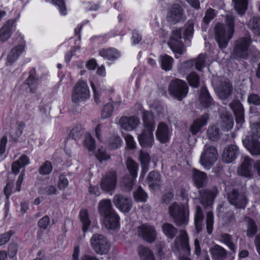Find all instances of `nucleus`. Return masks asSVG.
<instances>
[{
    "label": "nucleus",
    "mask_w": 260,
    "mask_h": 260,
    "mask_svg": "<svg viewBox=\"0 0 260 260\" xmlns=\"http://www.w3.org/2000/svg\"><path fill=\"white\" fill-rule=\"evenodd\" d=\"M235 8L239 14L242 15L245 13L247 7L248 0H233Z\"/></svg>",
    "instance_id": "44"
},
{
    "label": "nucleus",
    "mask_w": 260,
    "mask_h": 260,
    "mask_svg": "<svg viewBox=\"0 0 260 260\" xmlns=\"http://www.w3.org/2000/svg\"><path fill=\"white\" fill-rule=\"evenodd\" d=\"M243 142L244 145L252 155H260V142L257 140L248 138Z\"/></svg>",
    "instance_id": "25"
},
{
    "label": "nucleus",
    "mask_w": 260,
    "mask_h": 260,
    "mask_svg": "<svg viewBox=\"0 0 260 260\" xmlns=\"http://www.w3.org/2000/svg\"><path fill=\"white\" fill-rule=\"evenodd\" d=\"M138 232L139 235L148 242L151 243L155 239V232L153 229H139Z\"/></svg>",
    "instance_id": "37"
},
{
    "label": "nucleus",
    "mask_w": 260,
    "mask_h": 260,
    "mask_svg": "<svg viewBox=\"0 0 260 260\" xmlns=\"http://www.w3.org/2000/svg\"><path fill=\"white\" fill-rule=\"evenodd\" d=\"M147 181L149 187L152 189H155L160 185V175L158 172L155 171H151L147 176Z\"/></svg>",
    "instance_id": "30"
},
{
    "label": "nucleus",
    "mask_w": 260,
    "mask_h": 260,
    "mask_svg": "<svg viewBox=\"0 0 260 260\" xmlns=\"http://www.w3.org/2000/svg\"><path fill=\"white\" fill-rule=\"evenodd\" d=\"M96 158L101 162L107 160L110 158V156L108 154L106 150L103 148L98 149L95 153Z\"/></svg>",
    "instance_id": "55"
},
{
    "label": "nucleus",
    "mask_w": 260,
    "mask_h": 260,
    "mask_svg": "<svg viewBox=\"0 0 260 260\" xmlns=\"http://www.w3.org/2000/svg\"><path fill=\"white\" fill-rule=\"evenodd\" d=\"M15 27L13 20L10 19L7 21L0 29V41L4 42L8 40Z\"/></svg>",
    "instance_id": "22"
},
{
    "label": "nucleus",
    "mask_w": 260,
    "mask_h": 260,
    "mask_svg": "<svg viewBox=\"0 0 260 260\" xmlns=\"http://www.w3.org/2000/svg\"><path fill=\"white\" fill-rule=\"evenodd\" d=\"M29 164V158L26 155H22L18 160L14 161L12 165V172L17 174L19 172L20 169Z\"/></svg>",
    "instance_id": "31"
},
{
    "label": "nucleus",
    "mask_w": 260,
    "mask_h": 260,
    "mask_svg": "<svg viewBox=\"0 0 260 260\" xmlns=\"http://www.w3.org/2000/svg\"><path fill=\"white\" fill-rule=\"evenodd\" d=\"M108 126L106 124H99L95 128V136L98 140L103 142V138L101 134L108 129Z\"/></svg>",
    "instance_id": "54"
},
{
    "label": "nucleus",
    "mask_w": 260,
    "mask_h": 260,
    "mask_svg": "<svg viewBox=\"0 0 260 260\" xmlns=\"http://www.w3.org/2000/svg\"><path fill=\"white\" fill-rule=\"evenodd\" d=\"M99 55L105 59L114 61L120 56V52L114 48H102L99 51Z\"/></svg>",
    "instance_id": "24"
},
{
    "label": "nucleus",
    "mask_w": 260,
    "mask_h": 260,
    "mask_svg": "<svg viewBox=\"0 0 260 260\" xmlns=\"http://www.w3.org/2000/svg\"><path fill=\"white\" fill-rule=\"evenodd\" d=\"M224 189L229 202L237 208H245L248 203L245 193L239 192L236 189H231L230 182L228 181L224 183Z\"/></svg>",
    "instance_id": "4"
},
{
    "label": "nucleus",
    "mask_w": 260,
    "mask_h": 260,
    "mask_svg": "<svg viewBox=\"0 0 260 260\" xmlns=\"http://www.w3.org/2000/svg\"><path fill=\"white\" fill-rule=\"evenodd\" d=\"M193 31V25L192 23H187L183 28L173 31V35L170 38L168 45L175 53L177 58H179L186 51L183 43L181 41L182 33H183L185 39H188L192 36Z\"/></svg>",
    "instance_id": "1"
},
{
    "label": "nucleus",
    "mask_w": 260,
    "mask_h": 260,
    "mask_svg": "<svg viewBox=\"0 0 260 260\" xmlns=\"http://www.w3.org/2000/svg\"><path fill=\"white\" fill-rule=\"evenodd\" d=\"M233 86L228 80L222 81L218 88V95L221 99H226L231 94Z\"/></svg>",
    "instance_id": "27"
},
{
    "label": "nucleus",
    "mask_w": 260,
    "mask_h": 260,
    "mask_svg": "<svg viewBox=\"0 0 260 260\" xmlns=\"http://www.w3.org/2000/svg\"><path fill=\"white\" fill-rule=\"evenodd\" d=\"M220 240L221 242L225 244L231 250L233 251H235L236 247L232 242V237L230 235L228 234H222L220 236Z\"/></svg>",
    "instance_id": "47"
},
{
    "label": "nucleus",
    "mask_w": 260,
    "mask_h": 260,
    "mask_svg": "<svg viewBox=\"0 0 260 260\" xmlns=\"http://www.w3.org/2000/svg\"><path fill=\"white\" fill-rule=\"evenodd\" d=\"M14 41L17 40L18 45L14 47L9 53L7 56V61L11 64L17 60L18 57L25 51V42L23 36L17 32L13 38Z\"/></svg>",
    "instance_id": "10"
},
{
    "label": "nucleus",
    "mask_w": 260,
    "mask_h": 260,
    "mask_svg": "<svg viewBox=\"0 0 260 260\" xmlns=\"http://www.w3.org/2000/svg\"><path fill=\"white\" fill-rule=\"evenodd\" d=\"M218 193V190L216 186L212 187L210 189L201 190L200 191V199L203 206L205 208L211 206Z\"/></svg>",
    "instance_id": "14"
},
{
    "label": "nucleus",
    "mask_w": 260,
    "mask_h": 260,
    "mask_svg": "<svg viewBox=\"0 0 260 260\" xmlns=\"http://www.w3.org/2000/svg\"><path fill=\"white\" fill-rule=\"evenodd\" d=\"M79 216L80 220L82 223L83 228H88L91 224L92 228L97 225L96 222H93L91 223L87 209H82L79 212Z\"/></svg>",
    "instance_id": "36"
},
{
    "label": "nucleus",
    "mask_w": 260,
    "mask_h": 260,
    "mask_svg": "<svg viewBox=\"0 0 260 260\" xmlns=\"http://www.w3.org/2000/svg\"><path fill=\"white\" fill-rule=\"evenodd\" d=\"M134 197L137 201L144 202L147 198V193L139 186L137 190L134 192Z\"/></svg>",
    "instance_id": "48"
},
{
    "label": "nucleus",
    "mask_w": 260,
    "mask_h": 260,
    "mask_svg": "<svg viewBox=\"0 0 260 260\" xmlns=\"http://www.w3.org/2000/svg\"><path fill=\"white\" fill-rule=\"evenodd\" d=\"M192 179L197 187H203L207 181L206 174L196 169L193 170Z\"/></svg>",
    "instance_id": "32"
},
{
    "label": "nucleus",
    "mask_w": 260,
    "mask_h": 260,
    "mask_svg": "<svg viewBox=\"0 0 260 260\" xmlns=\"http://www.w3.org/2000/svg\"><path fill=\"white\" fill-rule=\"evenodd\" d=\"M252 159L249 156H245L241 165L238 168V175L246 178H250L252 175Z\"/></svg>",
    "instance_id": "18"
},
{
    "label": "nucleus",
    "mask_w": 260,
    "mask_h": 260,
    "mask_svg": "<svg viewBox=\"0 0 260 260\" xmlns=\"http://www.w3.org/2000/svg\"><path fill=\"white\" fill-rule=\"evenodd\" d=\"M230 106L235 114L237 123L242 124L244 122V108L242 104L238 101H234L230 104Z\"/></svg>",
    "instance_id": "26"
},
{
    "label": "nucleus",
    "mask_w": 260,
    "mask_h": 260,
    "mask_svg": "<svg viewBox=\"0 0 260 260\" xmlns=\"http://www.w3.org/2000/svg\"><path fill=\"white\" fill-rule=\"evenodd\" d=\"M69 181L68 179L63 175H60L59 177L58 182V188L59 190L64 189L68 185Z\"/></svg>",
    "instance_id": "62"
},
{
    "label": "nucleus",
    "mask_w": 260,
    "mask_h": 260,
    "mask_svg": "<svg viewBox=\"0 0 260 260\" xmlns=\"http://www.w3.org/2000/svg\"><path fill=\"white\" fill-rule=\"evenodd\" d=\"M187 80L190 86L194 88H197L199 86L200 83V77L196 72H192L190 73L187 76Z\"/></svg>",
    "instance_id": "45"
},
{
    "label": "nucleus",
    "mask_w": 260,
    "mask_h": 260,
    "mask_svg": "<svg viewBox=\"0 0 260 260\" xmlns=\"http://www.w3.org/2000/svg\"><path fill=\"white\" fill-rule=\"evenodd\" d=\"M210 251L213 258L215 260H222L226 256V250L217 245L214 246Z\"/></svg>",
    "instance_id": "40"
},
{
    "label": "nucleus",
    "mask_w": 260,
    "mask_h": 260,
    "mask_svg": "<svg viewBox=\"0 0 260 260\" xmlns=\"http://www.w3.org/2000/svg\"><path fill=\"white\" fill-rule=\"evenodd\" d=\"M38 78L36 77L35 69H33L29 72L28 78L25 80V83L27 84L31 92H34L36 86L38 83Z\"/></svg>",
    "instance_id": "38"
},
{
    "label": "nucleus",
    "mask_w": 260,
    "mask_h": 260,
    "mask_svg": "<svg viewBox=\"0 0 260 260\" xmlns=\"http://www.w3.org/2000/svg\"><path fill=\"white\" fill-rule=\"evenodd\" d=\"M117 175L115 171L106 172L101 179L100 185L102 190L110 192L115 189L117 183Z\"/></svg>",
    "instance_id": "12"
},
{
    "label": "nucleus",
    "mask_w": 260,
    "mask_h": 260,
    "mask_svg": "<svg viewBox=\"0 0 260 260\" xmlns=\"http://www.w3.org/2000/svg\"><path fill=\"white\" fill-rule=\"evenodd\" d=\"M171 132L168 125L164 122L159 123L156 133V137L161 143L168 142L171 138Z\"/></svg>",
    "instance_id": "20"
},
{
    "label": "nucleus",
    "mask_w": 260,
    "mask_h": 260,
    "mask_svg": "<svg viewBox=\"0 0 260 260\" xmlns=\"http://www.w3.org/2000/svg\"><path fill=\"white\" fill-rule=\"evenodd\" d=\"M239 149L236 145H230L223 150L222 158L224 162L231 163L235 160L238 155Z\"/></svg>",
    "instance_id": "19"
},
{
    "label": "nucleus",
    "mask_w": 260,
    "mask_h": 260,
    "mask_svg": "<svg viewBox=\"0 0 260 260\" xmlns=\"http://www.w3.org/2000/svg\"><path fill=\"white\" fill-rule=\"evenodd\" d=\"M52 2L53 4L58 7L61 15H65L67 14V10L64 0H52Z\"/></svg>",
    "instance_id": "60"
},
{
    "label": "nucleus",
    "mask_w": 260,
    "mask_h": 260,
    "mask_svg": "<svg viewBox=\"0 0 260 260\" xmlns=\"http://www.w3.org/2000/svg\"><path fill=\"white\" fill-rule=\"evenodd\" d=\"M203 220V213L201 207L197 206L194 216V224L196 228H200Z\"/></svg>",
    "instance_id": "52"
},
{
    "label": "nucleus",
    "mask_w": 260,
    "mask_h": 260,
    "mask_svg": "<svg viewBox=\"0 0 260 260\" xmlns=\"http://www.w3.org/2000/svg\"><path fill=\"white\" fill-rule=\"evenodd\" d=\"M248 27L255 35L259 36L260 18L258 17H253L251 18L248 23Z\"/></svg>",
    "instance_id": "43"
},
{
    "label": "nucleus",
    "mask_w": 260,
    "mask_h": 260,
    "mask_svg": "<svg viewBox=\"0 0 260 260\" xmlns=\"http://www.w3.org/2000/svg\"><path fill=\"white\" fill-rule=\"evenodd\" d=\"M179 238H177L176 244L186 251L187 253L190 252V247L188 243V237L186 231L184 230L180 231Z\"/></svg>",
    "instance_id": "29"
},
{
    "label": "nucleus",
    "mask_w": 260,
    "mask_h": 260,
    "mask_svg": "<svg viewBox=\"0 0 260 260\" xmlns=\"http://www.w3.org/2000/svg\"><path fill=\"white\" fill-rule=\"evenodd\" d=\"M24 126L25 124L23 122H17L15 125V134H13V129H12L11 131L12 136L15 138H18L21 135Z\"/></svg>",
    "instance_id": "59"
},
{
    "label": "nucleus",
    "mask_w": 260,
    "mask_h": 260,
    "mask_svg": "<svg viewBox=\"0 0 260 260\" xmlns=\"http://www.w3.org/2000/svg\"><path fill=\"white\" fill-rule=\"evenodd\" d=\"M215 16V10L213 9L209 8L205 13V15L203 18V20L206 23H209Z\"/></svg>",
    "instance_id": "63"
},
{
    "label": "nucleus",
    "mask_w": 260,
    "mask_h": 260,
    "mask_svg": "<svg viewBox=\"0 0 260 260\" xmlns=\"http://www.w3.org/2000/svg\"><path fill=\"white\" fill-rule=\"evenodd\" d=\"M143 121L144 129L154 130L155 124L153 116L151 113L148 111H144L143 114Z\"/></svg>",
    "instance_id": "39"
},
{
    "label": "nucleus",
    "mask_w": 260,
    "mask_h": 260,
    "mask_svg": "<svg viewBox=\"0 0 260 260\" xmlns=\"http://www.w3.org/2000/svg\"><path fill=\"white\" fill-rule=\"evenodd\" d=\"M154 130L144 129L138 136V140L142 147H151L154 142L153 132Z\"/></svg>",
    "instance_id": "21"
},
{
    "label": "nucleus",
    "mask_w": 260,
    "mask_h": 260,
    "mask_svg": "<svg viewBox=\"0 0 260 260\" xmlns=\"http://www.w3.org/2000/svg\"><path fill=\"white\" fill-rule=\"evenodd\" d=\"M169 93L179 101L182 100L187 94L188 87L185 81L179 79L171 81L169 86Z\"/></svg>",
    "instance_id": "8"
},
{
    "label": "nucleus",
    "mask_w": 260,
    "mask_h": 260,
    "mask_svg": "<svg viewBox=\"0 0 260 260\" xmlns=\"http://www.w3.org/2000/svg\"><path fill=\"white\" fill-rule=\"evenodd\" d=\"M83 133L84 132L82 126L80 125H78L71 129L69 136L72 139L77 140L81 138Z\"/></svg>",
    "instance_id": "46"
},
{
    "label": "nucleus",
    "mask_w": 260,
    "mask_h": 260,
    "mask_svg": "<svg viewBox=\"0 0 260 260\" xmlns=\"http://www.w3.org/2000/svg\"><path fill=\"white\" fill-rule=\"evenodd\" d=\"M225 25L218 23L215 27V40L220 49L226 47L229 40L234 34V19L232 15H227L225 19Z\"/></svg>",
    "instance_id": "2"
},
{
    "label": "nucleus",
    "mask_w": 260,
    "mask_h": 260,
    "mask_svg": "<svg viewBox=\"0 0 260 260\" xmlns=\"http://www.w3.org/2000/svg\"><path fill=\"white\" fill-rule=\"evenodd\" d=\"M140 123L139 119L134 116H122L119 120L120 127L126 131H132L136 128Z\"/></svg>",
    "instance_id": "16"
},
{
    "label": "nucleus",
    "mask_w": 260,
    "mask_h": 260,
    "mask_svg": "<svg viewBox=\"0 0 260 260\" xmlns=\"http://www.w3.org/2000/svg\"><path fill=\"white\" fill-rule=\"evenodd\" d=\"M113 106L112 104L108 103L106 104L102 111V117L103 118H107L110 117L113 112Z\"/></svg>",
    "instance_id": "56"
},
{
    "label": "nucleus",
    "mask_w": 260,
    "mask_h": 260,
    "mask_svg": "<svg viewBox=\"0 0 260 260\" xmlns=\"http://www.w3.org/2000/svg\"><path fill=\"white\" fill-rule=\"evenodd\" d=\"M113 202L115 206L123 212H128L132 207V200L121 194H116L113 198Z\"/></svg>",
    "instance_id": "15"
},
{
    "label": "nucleus",
    "mask_w": 260,
    "mask_h": 260,
    "mask_svg": "<svg viewBox=\"0 0 260 260\" xmlns=\"http://www.w3.org/2000/svg\"><path fill=\"white\" fill-rule=\"evenodd\" d=\"M206 55L203 54H200L194 61V64L197 70L201 71L205 67Z\"/></svg>",
    "instance_id": "57"
},
{
    "label": "nucleus",
    "mask_w": 260,
    "mask_h": 260,
    "mask_svg": "<svg viewBox=\"0 0 260 260\" xmlns=\"http://www.w3.org/2000/svg\"><path fill=\"white\" fill-rule=\"evenodd\" d=\"M208 119L209 115L207 113L204 114L193 121L190 127L189 132L193 135H197L201 131L202 127L207 124Z\"/></svg>",
    "instance_id": "23"
},
{
    "label": "nucleus",
    "mask_w": 260,
    "mask_h": 260,
    "mask_svg": "<svg viewBox=\"0 0 260 260\" xmlns=\"http://www.w3.org/2000/svg\"><path fill=\"white\" fill-rule=\"evenodd\" d=\"M217 152L216 148L212 146L205 145L200 158V163L205 168L209 169L216 160Z\"/></svg>",
    "instance_id": "11"
},
{
    "label": "nucleus",
    "mask_w": 260,
    "mask_h": 260,
    "mask_svg": "<svg viewBox=\"0 0 260 260\" xmlns=\"http://www.w3.org/2000/svg\"><path fill=\"white\" fill-rule=\"evenodd\" d=\"M52 171V165L49 161H46L39 170V173L43 175H49Z\"/></svg>",
    "instance_id": "51"
},
{
    "label": "nucleus",
    "mask_w": 260,
    "mask_h": 260,
    "mask_svg": "<svg viewBox=\"0 0 260 260\" xmlns=\"http://www.w3.org/2000/svg\"><path fill=\"white\" fill-rule=\"evenodd\" d=\"M247 101L249 104L255 106H260V96L255 93H252L248 95Z\"/></svg>",
    "instance_id": "61"
},
{
    "label": "nucleus",
    "mask_w": 260,
    "mask_h": 260,
    "mask_svg": "<svg viewBox=\"0 0 260 260\" xmlns=\"http://www.w3.org/2000/svg\"><path fill=\"white\" fill-rule=\"evenodd\" d=\"M139 159L141 165H149L150 162V156L146 151L141 150L139 153Z\"/></svg>",
    "instance_id": "58"
},
{
    "label": "nucleus",
    "mask_w": 260,
    "mask_h": 260,
    "mask_svg": "<svg viewBox=\"0 0 260 260\" xmlns=\"http://www.w3.org/2000/svg\"><path fill=\"white\" fill-rule=\"evenodd\" d=\"M184 11L179 4H175L170 8L167 14L168 20L174 23L179 22L183 17Z\"/></svg>",
    "instance_id": "17"
},
{
    "label": "nucleus",
    "mask_w": 260,
    "mask_h": 260,
    "mask_svg": "<svg viewBox=\"0 0 260 260\" xmlns=\"http://www.w3.org/2000/svg\"><path fill=\"white\" fill-rule=\"evenodd\" d=\"M91 247L100 255L107 254L111 249V244L103 235L94 234L90 239Z\"/></svg>",
    "instance_id": "6"
},
{
    "label": "nucleus",
    "mask_w": 260,
    "mask_h": 260,
    "mask_svg": "<svg viewBox=\"0 0 260 260\" xmlns=\"http://www.w3.org/2000/svg\"><path fill=\"white\" fill-rule=\"evenodd\" d=\"M91 86L93 91L95 102L97 104L104 102V98L107 94V90L104 88L95 87L92 82L91 83Z\"/></svg>",
    "instance_id": "34"
},
{
    "label": "nucleus",
    "mask_w": 260,
    "mask_h": 260,
    "mask_svg": "<svg viewBox=\"0 0 260 260\" xmlns=\"http://www.w3.org/2000/svg\"><path fill=\"white\" fill-rule=\"evenodd\" d=\"M126 167L128 170L132 178L130 179L124 178L123 182L127 190H131L134 184V180L137 176V171L139 166L135 161L131 158H128L126 161Z\"/></svg>",
    "instance_id": "13"
},
{
    "label": "nucleus",
    "mask_w": 260,
    "mask_h": 260,
    "mask_svg": "<svg viewBox=\"0 0 260 260\" xmlns=\"http://www.w3.org/2000/svg\"><path fill=\"white\" fill-rule=\"evenodd\" d=\"M207 133L209 138L212 141L217 140L219 138V129L215 125L210 126Z\"/></svg>",
    "instance_id": "50"
},
{
    "label": "nucleus",
    "mask_w": 260,
    "mask_h": 260,
    "mask_svg": "<svg viewBox=\"0 0 260 260\" xmlns=\"http://www.w3.org/2000/svg\"><path fill=\"white\" fill-rule=\"evenodd\" d=\"M90 97V91L88 85L83 80H79L74 85L72 93V100L73 103L78 104L88 99Z\"/></svg>",
    "instance_id": "7"
},
{
    "label": "nucleus",
    "mask_w": 260,
    "mask_h": 260,
    "mask_svg": "<svg viewBox=\"0 0 260 260\" xmlns=\"http://www.w3.org/2000/svg\"><path fill=\"white\" fill-rule=\"evenodd\" d=\"M106 143L109 149L114 150L121 147L122 140L117 134H113L107 139Z\"/></svg>",
    "instance_id": "33"
},
{
    "label": "nucleus",
    "mask_w": 260,
    "mask_h": 260,
    "mask_svg": "<svg viewBox=\"0 0 260 260\" xmlns=\"http://www.w3.org/2000/svg\"><path fill=\"white\" fill-rule=\"evenodd\" d=\"M169 212L177 226H185L188 222V210L185 206L176 202L169 207Z\"/></svg>",
    "instance_id": "5"
},
{
    "label": "nucleus",
    "mask_w": 260,
    "mask_h": 260,
    "mask_svg": "<svg viewBox=\"0 0 260 260\" xmlns=\"http://www.w3.org/2000/svg\"><path fill=\"white\" fill-rule=\"evenodd\" d=\"M200 98L202 105L205 108L210 107L212 105H214L213 100L206 88L203 87L201 89Z\"/></svg>",
    "instance_id": "35"
},
{
    "label": "nucleus",
    "mask_w": 260,
    "mask_h": 260,
    "mask_svg": "<svg viewBox=\"0 0 260 260\" xmlns=\"http://www.w3.org/2000/svg\"><path fill=\"white\" fill-rule=\"evenodd\" d=\"M161 67L165 71H170L172 69L174 59L170 56L165 54L159 57Z\"/></svg>",
    "instance_id": "41"
},
{
    "label": "nucleus",
    "mask_w": 260,
    "mask_h": 260,
    "mask_svg": "<svg viewBox=\"0 0 260 260\" xmlns=\"http://www.w3.org/2000/svg\"><path fill=\"white\" fill-rule=\"evenodd\" d=\"M253 135L257 138H260V122H254L251 125Z\"/></svg>",
    "instance_id": "64"
},
{
    "label": "nucleus",
    "mask_w": 260,
    "mask_h": 260,
    "mask_svg": "<svg viewBox=\"0 0 260 260\" xmlns=\"http://www.w3.org/2000/svg\"><path fill=\"white\" fill-rule=\"evenodd\" d=\"M220 119L219 124L222 130L229 131L233 128L234 121L231 115L227 113H223L220 115Z\"/></svg>",
    "instance_id": "28"
},
{
    "label": "nucleus",
    "mask_w": 260,
    "mask_h": 260,
    "mask_svg": "<svg viewBox=\"0 0 260 260\" xmlns=\"http://www.w3.org/2000/svg\"><path fill=\"white\" fill-rule=\"evenodd\" d=\"M138 252L141 260H155L153 253L148 248L140 246Z\"/></svg>",
    "instance_id": "42"
},
{
    "label": "nucleus",
    "mask_w": 260,
    "mask_h": 260,
    "mask_svg": "<svg viewBox=\"0 0 260 260\" xmlns=\"http://www.w3.org/2000/svg\"><path fill=\"white\" fill-rule=\"evenodd\" d=\"M99 211L103 216L105 228H118L120 217L113 209L110 200H102L99 204Z\"/></svg>",
    "instance_id": "3"
},
{
    "label": "nucleus",
    "mask_w": 260,
    "mask_h": 260,
    "mask_svg": "<svg viewBox=\"0 0 260 260\" xmlns=\"http://www.w3.org/2000/svg\"><path fill=\"white\" fill-rule=\"evenodd\" d=\"M58 191L54 185H50L42 188L39 190L40 194H43L46 196L55 195Z\"/></svg>",
    "instance_id": "53"
},
{
    "label": "nucleus",
    "mask_w": 260,
    "mask_h": 260,
    "mask_svg": "<svg viewBox=\"0 0 260 260\" xmlns=\"http://www.w3.org/2000/svg\"><path fill=\"white\" fill-rule=\"evenodd\" d=\"M84 145L89 151H93L95 148V141L89 134L86 135Z\"/></svg>",
    "instance_id": "49"
},
{
    "label": "nucleus",
    "mask_w": 260,
    "mask_h": 260,
    "mask_svg": "<svg viewBox=\"0 0 260 260\" xmlns=\"http://www.w3.org/2000/svg\"><path fill=\"white\" fill-rule=\"evenodd\" d=\"M251 41L249 37L238 39L234 44L233 56L236 59H246L248 54V49Z\"/></svg>",
    "instance_id": "9"
}]
</instances>
